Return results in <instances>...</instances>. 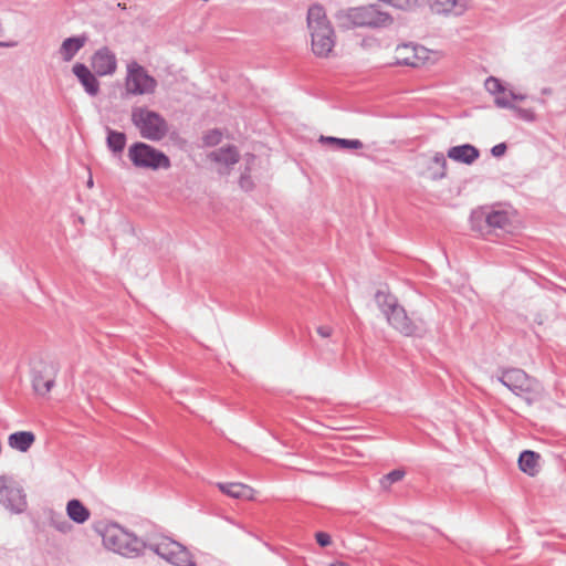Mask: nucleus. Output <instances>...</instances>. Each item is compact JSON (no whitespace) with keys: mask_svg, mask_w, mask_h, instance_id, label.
I'll use <instances>...</instances> for the list:
<instances>
[{"mask_svg":"<svg viewBox=\"0 0 566 566\" xmlns=\"http://www.w3.org/2000/svg\"><path fill=\"white\" fill-rule=\"evenodd\" d=\"M93 186H94L93 177L90 175L88 180H87V188L91 189V188H93Z\"/></svg>","mask_w":566,"mask_h":566,"instance_id":"obj_37","label":"nucleus"},{"mask_svg":"<svg viewBox=\"0 0 566 566\" xmlns=\"http://www.w3.org/2000/svg\"><path fill=\"white\" fill-rule=\"evenodd\" d=\"M35 442L32 431H15L8 436V446L18 452L27 453Z\"/></svg>","mask_w":566,"mask_h":566,"instance_id":"obj_16","label":"nucleus"},{"mask_svg":"<svg viewBox=\"0 0 566 566\" xmlns=\"http://www.w3.org/2000/svg\"><path fill=\"white\" fill-rule=\"evenodd\" d=\"M388 308L389 311L386 312L387 319L395 329L406 336H411L416 333V324L407 316L406 311L401 306L389 303Z\"/></svg>","mask_w":566,"mask_h":566,"instance_id":"obj_11","label":"nucleus"},{"mask_svg":"<svg viewBox=\"0 0 566 566\" xmlns=\"http://www.w3.org/2000/svg\"><path fill=\"white\" fill-rule=\"evenodd\" d=\"M395 64L418 67L429 60V51L420 45L401 44L394 52Z\"/></svg>","mask_w":566,"mask_h":566,"instance_id":"obj_10","label":"nucleus"},{"mask_svg":"<svg viewBox=\"0 0 566 566\" xmlns=\"http://www.w3.org/2000/svg\"><path fill=\"white\" fill-rule=\"evenodd\" d=\"M448 157L454 161L470 165L479 157V150L471 145L454 146L448 150Z\"/></svg>","mask_w":566,"mask_h":566,"instance_id":"obj_19","label":"nucleus"},{"mask_svg":"<svg viewBox=\"0 0 566 566\" xmlns=\"http://www.w3.org/2000/svg\"><path fill=\"white\" fill-rule=\"evenodd\" d=\"M517 99H523V96L516 95L504 86L503 92L497 93L494 101L499 107H514L513 102Z\"/></svg>","mask_w":566,"mask_h":566,"instance_id":"obj_25","label":"nucleus"},{"mask_svg":"<svg viewBox=\"0 0 566 566\" xmlns=\"http://www.w3.org/2000/svg\"><path fill=\"white\" fill-rule=\"evenodd\" d=\"M128 158L136 168L140 169H168L171 166L169 157L155 147L137 142L129 146Z\"/></svg>","mask_w":566,"mask_h":566,"instance_id":"obj_5","label":"nucleus"},{"mask_svg":"<svg viewBox=\"0 0 566 566\" xmlns=\"http://www.w3.org/2000/svg\"><path fill=\"white\" fill-rule=\"evenodd\" d=\"M307 29L313 54L318 59L331 57L336 44V36L331 21L322 7L313 6L308 9Z\"/></svg>","mask_w":566,"mask_h":566,"instance_id":"obj_1","label":"nucleus"},{"mask_svg":"<svg viewBox=\"0 0 566 566\" xmlns=\"http://www.w3.org/2000/svg\"><path fill=\"white\" fill-rule=\"evenodd\" d=\"M322 142L334 144L339 148L346 149H359L363 147V143L358 139H342L335 137H322Z\"/></svg>","mask_w":566,"mask_h":566,"instance_id":"obj_26","label":"nucleus"},{"mask_svg":"<svg viewBox=\"0 0 566 566\" xmlns=\"http://www.w3.org/2000/svg\"><path fill=\"white\" fill-rule=\"evenodd\" d=\"M405 474L403 470H394L384 475L379 480V484L384 490H389L394 483L401 481L405 478Z\"/></svg>","mask_w":566,"mask_h":566,"instance_id":"obj_27","label":"nucleus"},{"mask_svg":"<svg viewBox=\"0 0 566 566\" xmlns=\"http://www.w3.org/2000/svg\"><path fill=\"white\" fill-rule=\"evenodd\" d=\"M316 542L322 546H328L332 543L331 536L325 532H318L315 534Z\"/></svg>","mask_w":566,"mask_h":566,"instance_id":"obj_32","label":"nucleus"},{"mask_svg":"<svg viewBox=\"0 0 566 566\" xmlns=\"http://www.w3.org/2000/svg\"><path fill=\"white\" fill-rule=\"evenodd\" d=\"M423 175L430 180H438L447 175V161L443 154L437 153L426 163Z\"/></svg>","mask_w":566,"mask_h":566,"instance_id":"obj_17","label":"nucleus"},{"mask_svg":"<svg viewBox=\"0 0 566 566\" xmlns=\"http://www.w3.org/2000/svg\"><path fill=\"white\" fill-rule=\"evenodd\" d=\"M501 381L516 396L532 403L539 398L538 384L522 369H509L503 373Z\"/></svg>","mask_w":566,"mask_h":566,"instance_id":"obj_7","label":"nucleus"},{"mask_svg":"<svg viewBox=\"0 0 566 566\" xmlns=\"http://www.w3.org/2000/svg\"><path fill=\"white\" fill-rule=\"evenodd\" d=\"M484 87L490 94L496 97L497 93L503 92L504 85L499 78L490 76L485 80Z\"/></svg>","mask_w":566,"mask_h":566,"instance_id":"obj_28","label":"nucleus"},{"mask_svg":"<svg viewBox=\"0 0 566 566\" xmlns=\"http://www.w3.org/2000/svg\"><path fill=\"white\" fill-rule=\"evenodd\" d=\"M86 36L69 38L63 41L60 53L64 61H71L80 49L86 43Z\"/></svg>","mask_w":566,"mask_h":566,"instance_id":"obj_22","label":"nucleus"},{"mask_svg":"<svg viewBox=\"0 0 566 566\" xmlns=\"http://www.w3.org/2000/svg\"><path fill=\"white\" fill-rule=\"evenodd\" d=\"M60 371L59 360L50 355L36 356L30 363L32 388L36 395L46 397L55 387Z\"/></svg>","mask_w":566,"mask_h":566,"instance_id":"obj_3","label":"nucleus"},{"mask_svg":"<svg viewBox=\"0 0 566 566\" xmlns=\"http://www.w3.org/2000/svg\"><path fill=\"white\" fill-rule=\"evenodd\" d=\"M222 139V135L219 130H211L205 135V143L208 146L218 145Z\"/></svg>","mask_w":566,"mask_h":566,"instance_id":"obj_29","label":"nucleus"},{"mask_svg":"<svg viewBox=\"0 0 566 566\" xmlns=\"http://www.w3.org/2000/svg\"><path fill=\"white\" fill-rule=\"evenodd\" d=\"M505 151L506 145L504 143L497 144L491 149V153L494 157H501L505 154Z\"/></svg>","mask_w":566,"mask_h":566,"instance_id":"obj_34","label":"nucleus"},{"mask_svg":"<svg viewBox=\"0 0 566 566\" xmlns=\"http://www.w3.org/2000/svg\"><path fill=\"white\" fill-rule=\"evenodd\" d=\"M0 45L9 46L10 44L9 43H1L0 42Z\"/></svg>","mask_w":566,"mask_h":566,"instance_id":"obj_38","label":"nucleus"},{"mask_svg":"<svg viewBox=\"0 0 566 566\" xmlns=\"http://www.w3.org/2000/svg\"><path fill=\"white\" fill-rule=\"evenodd\" d=\"M486 222L492 228L513 232L522 227V222L514 210H497L486 216Z\"/></svg>","mask_w":566,"mask_h":566,"instance_id":"obj_12","label":"nucleus"},{"mask_svg":"<svg viewBox=\"0 0 566 566\" xmlns=\"http://www.w3.org/2000/svg\"><path fill=\"white\" fill-rule=\"evenodd\" d=\"M150 548L174 566H196L191 552L186 546L168 536L159 537Z\"/></svg>","mask_w":566,"mask_h":566,"instance_id":"obj_6","label":"nucleus"},{"mask_svg":"<svg viewBox=\"0 0 566 566\" xmlns=\"http://www.w3.org/2000/svg\"><path fill=\"white\" fill-rule=\"evenodd\" d=\"M10 493H13L14 496L17 497V501L14 504H12V509L17 512H21L24 510V507L27 506V501H25V497L24 495H22L19 491L17 492H13L12 490L10 491Z\"/></svg>","mask_w":566,"mask_h":566,"instance_id":"obj_30","label":"nucleus"},{"mask_svg":"<svg viewBox=\"0 0 566 566\" xmlns=\"http://www.w3.org/2000/svg\"><path fill=\"white\" fill-rule=\"evenodd\" d=\"M208 158L219 174H227L231 166L238 163L239 153L234 147L229 146L210 153Z\"/></svg>","mask_w":566,"mask_h":566,"instance_id":"obj_13","label":"nucleus"},{"mask_svg":"<svg viewBox=\"0 0 566 566\" xmlns=\"http://www.w3.org/2000/svg\"><path fill=\"white\" fill-rule=\"evenodd\" d=\"M316 333L322 338H329L333 335L334 329L329 325H321L316 328Z\"/></svg>","mask_w":566,"mask_h":566,"instance_id":"obj_31","label":"nucleus"},{"mask_svg":"<svg viewBox=\"0 0 566 566\" xmlns=\"http://www.w3.org/2000/svg\"><path fill=\"white\" fill-rule=\"evenodd\" d=\"M101 536L106 549L125 557H136L146 548L142 538L116 523L105 525Z\"/></svg>","mask_w":566,"mask_h":566,"instance_id":"obj_2","label":"nucleus"},{"mask_svg":"<svg viewBox=\"0 0 566 566\" xmlns=\"http://www.w3.org/2000/svg\"><path fill=\"white\" fill-rule=\"evenodd\" d=\"M539 454L526 450L518 458V468L530 476H535L539 472Z\"/></svg>","mask_w":566,"mask_h":566,"instance_id":"obj_21","label":"nucleus"},{"mask_svg":"<svg viewBox=\"0 0 566 566\" xmlns=\"http://www.w3.org/2000/svg\"><path fill=\"white\" fill-rule=\"evenodd\" d=\"M217 486L223 494L235 500L254 501L258 493L254 488L242 482H219Z\"/></svg>","mask_w":566,"mask_h":566,"instance_id":"obj_14","label":"nucleus"},{"mask_svg":"<svg viewBox=\"0 0 566 566\" xmlns=\"http://www.w3.org/2000/svg\"><path fill=\"white\" fill-rule=\"evenodd\" d=\"M92 67L99 76L111 75L117 67L116 57L108 49H101L92 57Z\"/></svg>","mask_w":566,"mask_h":566,"instance_id":"obj_15","label":"nucleus"},{"mask_svg":"<svg viewBox=\"0 0 566 566\" xmlns=\"http://www.w3.org/2000/svg\"><path fill=\"white\" fill-rule=\"evenodd\" d=\"M433 8L439 13H460L464 10L462 0H434Z\"/></svg>","mask_w":566,"mask_h":566,"instance_id":"obj_23","label":"nucleus"},{"mask_svg":"<svg viewBox=\"0 0 566 566\" xmlns=\"http://www.w3.org/2000/svg\"><path fill=\"white\" fill-rule=\"evenodd\" d=\"M348 18L358 27H379L390 21L389 13L377 6H367L349 10Z\"/></svg>","mask_w":566,"mask_h":566,"instance_id":"obj_9","label":"nucleus"},{"mask_svg":"<svg viewBox=\"0 0 566 566\" xmlns=\"http://www.w3.org/2000/svg\"><path fill=\"white\" fill-rule=\"evenodd\" d=\"M73 73L88 94L96 95L98 93L99 84L94 74L84 64L76 63L73 66Z\"/></svg>","mask_w":566,"mask_h":566,"instance_id":"obj_18","label":"nucleus"},{"mask_svg":"<svg viewBox=\"0 0 566 566\" xmlns=\"http://www.w3.org/2000/svg\"><path fill=\"white\" fill-rule=\"evenodd\" d=\"M126 145V136L124 133L116 130H108L107 146L114 153H120Z\"/></svg>","mask_w":566,"mask_h":566,"instance_id":"obj_24","label":"nucleus"},{"mask_svg":"<svg viewBox=\"0 0 566 566\" xmlns=\"http://www.w3.org/2000/svg\"><path fill=\"white\" fill-rule=\"evenodd\" d=\"M329 566H350V565L345 562H342V560H336V562L332 563Z\"/></svg>","mask_w":566,"mask_h":566,"instance_id":"obj_36","label":"nucleus"},{"mask_svg":"<svg viewBox=\"0 0 566 566\" xmlns=\"http://www.w3.org/2000/svg\"><path fill=\"white\" fill-rule=\"evenodd\" d=\"M7 482V478L4 476H1L0 478V493H2V489H6L7 490V486L4 485Z\"/></svg>","mask_w":566,"mask_h":566,"instance_id":"obj_35","label":"nucleus"},{"mask_svg":"<svg viewBox=\"0 0 566 566\" xmlns=\"http://www.w3.org/2000/svg\"><path fill=\"white\" fill-rule=\"evenodd\" d=\"M157 81L136 61L126 66L125 91L129 95H147L156 91Z\"/></svg>","mask_w":566,"mask_h":566,"instance_id":"obj_8","label":"nucleus"},{"mask_svg":"<svg viewBox=\"0 0 566 566\" xmlns=\"http://www.w3.org/2000/svg\"><path fill=\"white\" fill-rule=\"evenodd\" d=\"M517 116L524 120H533L535 114L532 109L515 108Z\"/></svg>","mask_w":566,"mask_h":566,"instance_id":"obj_33","label":"nucleus"},{"mask_svg":"<svg viewBox=\"0 0 566 566\" xmlns=\"http://www.w3.org/2000/svg\"><path fill=\"white\" fill-rule=\"evenodd\" d=\"M65 511L69 518L76 524H84L91 517L90 510L80 500L76 499L70 500L66 503Z\"/></svg>","mask_w":566,"mask_h":566,"instance_id":"obj_20","label":"nucleus"},{"mask_svg":"<svg viewBox=\"0 0 566 566\" xmlns=\"http://www.w3.org/2000/svg\"><path fill=\"white\" fill-rule=\"evenodd\" d=\"M132 122L145 139L158 142L168 133L166 119L157 112L147 107H134L132 109Z\"/></svg>","mask_w":566,"mask_h":566,"instance_id":"obj_4","label":"nucleus"}]
</instances>
